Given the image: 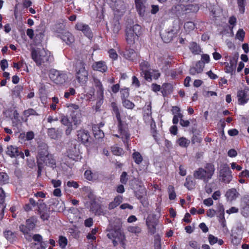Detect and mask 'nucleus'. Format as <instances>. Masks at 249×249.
Listing matches in <instances>:
<instances>
[{
	"label": "nucleus",
	"instance_id": "nucleus-1",
	"mask_svg": "<svg viewBox=\"0 0 249 249\" xmlns=\"http://www.w3.org/2000/svg\"><path fill=\"white\" fill-rule=\"evenodd\" d=\"M106 231L107 237L110 239H117L122 246L124 248L125 236L122 230V223L119 219L109 222Z\"/></svg>",
	"mask_w": 249,
	"mask_h": 249
},
{
	"label": "nucleus",
	"instance_id": "nucleus-2",
	"mask_svg": "<svg viewBox=\"0 0 249 249\" xmlns=\"http://www.w3.org/2000/svg\"><path fill=\"white\" fill-rule=\"evenodd\" d=\"M50 52L44 49L32 48L31 50L32 58L38 67L47 66L51 63L52 59Z\"/></svg>",
	"mask_w": 249,
	"mask_h": 249
},
{
	"label": "nucleus",
	"instance_id": "nucleus-3",
	"mask_svg": "<svg viewBox=\"0 0 249 249\" xmlns=\"http://www.w3.org/2000/svg\"><path fill=\"white\" fill-rule=\"evenodd\" d=\"M214 166L212 163H207L204 168H199L194 172L193 176L196 179H201L207 183L214 174Z\"/></svg>",
	"mask_w": 249,
	"mask_h": 249
},
{
	"label": "nucleus",
	"instance_id": "nucleus-4",
	"mask_svg": "<svg viewBox=\"0 0 249 249\" xmlns=\"http://www.w3.org/2000/svg\"><path fill=\"white\" fill-rule=\"evenodd\" d=\"M111 107L118 122L119 130L120 131L121 134L123 135L122 138L124 139L123 141L125 142L130 137V134L128 132L127 124L121 120L119 109L116 104L115 103H112Z\"/></svg>",
	"mask_w": 249,
	"mask_h": 249
},
{
	"label": "nucleus",
	"instance_id": "nucleus-5",
	"mask_svg": "<svg viewBox=\"0 0 249 249\" xmlns=\"http://www.w3.org/2000/svg\"><path fill=\"white\" fill-rule=\"evenodd\" d=\"M141 33L142 28L140 25L136 24L133 26H127L125 29V36L127 43L134 44L135 38L138 37Z\"/></svg>",
	"mask_w": 249,
	"mask_h": 249
},
{
	"label": "nucleus",
	"instance_id": "nucleus-6",
	"mask_svg": "<svg viewBox=\"0 0 249 249\" xmlns=\"http://www.w3.org/2000/svg\"><path fill=\"white\" fill-rule=\"evenodd\" d=\"M49 77L56 84L62 85L67 79L66 73L55 69H51L49 71Z\"/></svg>",
	"mask_w": 249,
	"mask_h": 249
},
{
	"label": "nucleus",
	"instance_id": "nucleus-7",
	"mask_svg": "<svg viewBox=\"0 0 249 249\" xmlns=\"http://www.w3.org/2000/svg\"><path fill=\"white\" fill-rule=\"evenodd\" d=\"M231 174V172L227 164H223L221 165L219 176L221 178L223 182L229 183L232 178Z\"/></svg>",
	"mask_w": 249,
	"mask_h": 249
},
{
	"label": "nucleus",
	"instance_id": "nucleus-8",
	"mask_svg": "<svg viewBox=\"0 0 249 249\" xmlns=\"http://www.w3.org/2000/svg\"><path fill=\"white\" fill-rule=\"evenodd\" d=\"M37 164L42 165L44 166V164L46 165L52 167L53 169L56 167L55 160L53 158L51 154H48V156H43V157H36Z\"/></svg>",
	"mask_w": 249,
	"mask_h": 249
},
{
	"label": "nucleus",
	"instance_id": "nucleus-9",
	"mask_svg": "<svg viewBox=\"0 0 249 249\" xmlns=\"http://www.w3.org/2000/svg\"><path fill=\"white\" fill-rule=\"evenodd\" d=\"M158 222L159 220L156 214H150L148 215L146 220V224L151 234L156 233V227L158 225Z\"/></svg>",
	"mask_w": 249,
	"mask_h": 249
},
{
	"label": "nucleus",
	"instance_id": "nucleus-10",
	"mask_svg": "<svg viewBox=\"0 0 249 249\" xmlns=\"http://www.w3.org/2000/svg\"><path fill=\"white\" fill-rule=\"evenodd\" d=\"M238 101L239 105H243L249 100V89L245 88L244 89L239 90L237 93Z\"/></svg>",
	"mask_w": 249,
	"mask_h": 249
},
{
	"label": "nucleus",
	"instance_id": "nucleus-11",
	"mask_svg": "<svg viewBox=\"0 0 249 249\" xmlns=\"http://www.w3.org/2000/svg\"><path fill=\"white\" fill-rule=\"evenodd\" d=\"M238 58L236 56L230 58V63L225 62V71L226 73H230L231 75L235 73Z\"/></svg>",
	"mask_w": 249,
	"mask_h": 249
},
{
	"label": "nucleus",
	"instance_id": "nucleus-12",
	"mask_svg": "<svg viewBox=\"0 0 249 249\" xmlns=\"http://www.w3.org/2000/svg\"><path fill=\"white\" fill-rule=\"evenodd\" d=\"M77 136L79 141L84 144L89 143L90 136L89 132L84 129L77 131Z\"/></svg>",
	"mask_w": 249,
	"mask_h": 249
},
{
	"label": "nucleus",
	"instance_id": "nucleus-13",
	"mask_svg": "<svg viewBox=\"0 0 249 249\" xmlns=\"http://www.w3.org/2000/svg\"><path fill=\"white\" fill-rule=\"evenodd\" d=\"M75 29L82 31L83 34L89 38L92 37L91 31L88 25L82 22H78L75 25Z\"/></svg>",
	"mask_w": 249,
	"mask_h": 249
},
{
	"label": "nucleus",
	"instance_id": "nucleus-14",
	"mask_svg": "<svg viewBox=\"0 0 249 249\" xmlns=\"http://www.w3.org/2000/svg\"><path fill=\"white\" fill-rule=\"evenodd\" d=\"M176 34L174 29H170L163 31L160 36L163 41L165 43H169L172 40L175 35Z\"/></svg>",
	"mask_w": 249,
	"mask_h": 249
},
{
	"label": "nucleus",
	"instance_id": "nucleus-15",
	"mask_svg": "<svg viewBox=\"0 0 249 249\" xmlns=\"http://www.w3.org/2000/svg\"><path fill=\"white\" fill-rule=\"evenodd\" d=\"M47 134L51 139L58 140L61 137L63 133L61 130L52 127L48 129Z\"/></svg>",
	"mask_w": 249,
	"mask_h": 249
},
{
	"label": "nucleus",
	"instance_id": "nucleus-16",
	"mask_svg": "<svg viewBox=\"0 0 249 249\" xmlns=\"http://www.w3.org/2000/svg\"><path fill=\"white\" fill-rule=\"evenodd\" d=\"M59 37L68 45L70 46L74 41L73 36L69 31H66L62 34Z\"/></svg>",
	"mask_w": 249,
	"mask_h": 249
},
{
	"label": "nucleus",
	"instance_id": "nucleus-17",
	"mask_svg": "<svg viewBox=\"0 0 249 249\" xmlns=\"http://www.w3.org/2000/svg\"><path fill=\"white\" fill-rule=\"evenodd\" d=\"M136 7L140 16H144L145 12V6L142 0H135Z\"/></svg>",
	"mask_w": 249,
	"mask_h": 249
},
{
	"label": "nucleus",
	"instance_id": "nucleus-18",
	"mask_svg": "<svg viewBox=\"0 0 249 249\" xmlns=\"http://www.w3.org/2000/svg\"><path fill=\"white\" fill-rule=\"evenodd\" d=\"M76 77L79 83H84L87 81L88 79V71H76Z\"/></svg>",
	"mask_w": 249,
	"mask_h": 249
},
{
	"label": "nucleus",
	"instance_id": "nucleus-19",
	"mask_svg": "<svg viewBox=\"0 0 249 249\" xmlns=\"http://www.w3.org/2000/svg\"><path fill=\"white\" fill-rule=\"evenodd\" d=\"M53 29L54 31L57 34V36L58 37L67 31L65 30V25L62 23H57L55 24L53 27Z\"/></svg>",
	"mask_w": 249,
	"mask_h": 249
},
{
	"label": "nucleus",
	"instance_id": "nucleus-20",
	"mask_svg": "<svg viewBox=\"0 0 249 249\" xmlns=\"http://www.w3.org/2000/svg\"><path fill=\"white\" fill-rule=\"evenodd\" d=\"M239 194L235 189L232 188L228 190L226 193L225 196L228 200L231 201L235 199L238 196Z\"/></svg>",
	"mask_w": 249,
	"mask_h": 249
},
{
	"label": "nucleus",
	"instance_id": "nucleus-21",
	"mask_svg": "<svg viewBox=\"0 0 249 249\" xmlns=\"http://www.w3.org/2000/svg\"><path fill=\"white\" fill-rule=\"evenodd\" d=\"M182 9L186 14L196 13L198 11L199 7L197 4H188L186 6H183Z\"/></svg>",
	"mask_w": 249,
	"mask_h": 249
},
{
	"label": "nucleus",
	"instance_id": "nucleus-22",
	"mask_svg": "<svg viewBox=\"0 0 249 249\" xmlns=\"http://www.w3.org/2000/svg\"><path fill=\"white\" fill-rule=\"evenodd\" d=\"M19 151L17 147L13 145L7 146L6 154L11 158L18 156Z\"/></svg>",
	"mask_w": 249,
	"mask_h": 249
},
{
	"label": "nucleus",
	"instance_id": "nucleus-23",
	"mask_svg": "<svg viewBox=\"0 0 249 249\" xmlns=\"http://www.w3.org/2000/svg\"><path fill=\"white\" fill-rule=\"evenodd\" d=\"M196 182L194 180L191 176H188L186 178V181L184 183V186L189 190H191L195 188Z\"/></svg>",
	"mask_w": 249,
	"mask_h": 249
},
{
	"label": "nucleus",
	"instance_id": "nucleus-24",
	"mask_svg": "<svg viewBox=\"0 0 249 249\" xmlns=\"http://www.w3.org/2000/svg\"><path fill=\"white\" fill-rule=\"evenodd\" d=\"M123 200V197L121 196H116L113 201L111 202L108 205V209L109 210H112L119 206L120 203L122 202Z\"/></svg>",
	"mask_w": 249,
	"mask_h": 249
},
{
	"label": "nucleus",
	"instance_id": "nucleus-25",
	"mask_svg": "<svg viewBox=\"0 0 249 249\" xmlns=\"http://www.w3.org/2000/svg\"><path fill=\"white\" fill-rule=\"evenodd\" d=\"M81 113L79 110H72L71 116L74 125H77L80 123Z\"/></svg>",
	"mask_w": 249,
	"mask_h": 249
},
{
	"label": "nucleus",
	"instance_id": "nucleus-26",
	"mask_svg": "<svg viewBox=\"0 0 249 249\" xmlns=\"http://www.w3.org/2000/svg\"><path fill=\"white\" fill-rule=\"evenodd\" d=\"M94 70L101 71L102 72H105L107 70V67L105 63L103 61H99L95 63L93 65Z\"/></svg>",
	"mask_w": 249,
	"mask_h": 249
},
{
	"label": "nucleus",
	"instance_id": "nucleus-27",
	"mask_svg": "<svg viewBox=\"0 0 249 249\" xmlns=\"http://www.w3.org/2000/svg\"><path fill=\"white\" fill-rule=\"evenodd\" d=\"M161 92L163 96H165L172 92V85L169 83H164L162 86Z\"/></svg>",
	"mask_w": 249,
	"mask_h": 249
},
{
	"label": "nucleus",
	"instance_id": "nucleus-28",
	"mask_svg": "<svg viewBox=\"0 0 249 249\" xmlns=\"http://www.w3.org/2000/svg\"><path fill=\"white\" fill-rule=\"evenodd\" d=\"M189 48L192 53L195 54H199L201 52L200 46L195 42L190 43Z\"/></svg>",
	"mask_w": 249,
	"mask_h": 249
},
{
	"label": "nucleus",
	"instance_id": "nucleus-29",
	"mask_svg": "<svg viewBox=\"0 0 249 249\" xmlns=\"http://www.w3.org/2000/svg\"><path fill=\"white\" fill-rule=\"evenodd\" d=\"M93 132L96 139L102 138L104 136V133L98 126H95L92 127Z\"/></svg>",
	"mask_w": 249,
	"mask_h": 249
},
{
	"label": "nucleus",
	"instance_id": "nucleus-30",
	"mask_svg": "<svg viewBox=\"0 0 249 249\" xmlns=\"http://www.w3.org/2000/svg\"><path fill=\"white\" fill-rule=\"evenodd\" d=\"M5 237L10 242H13L16 240V234L11 231H7L4 232Z\"/></svg>",
	"mask_w": 249,
	"mask_h": 249
},
{
	"label": "nucleus",
	"instance_id": "nucleus-31",
	"mask_svg": "<svg viewBox=\"0 0 249 249\" xmlns=\"http://www.w3.org/2000/svg\"><path fill=\"white\" fill-rule=\"evenodd\" d=\"M75 70L76 71L81 72L87 71L85 69V64L83 61L79 60L75 64Z\"/></svg>",
	"mask_w": 249,
	"mask_h": 249
},
{
	"label": "nucleus",
	"instance_id": "nucleus-32",
	"mask_svg": "<svg viewBox=\"0 0 249 249\" xmlns=\"http://www.w3.org/2000/svg\"><path fill=\"white\" fill-rule=\"evenodd\" d=\"M124 55L127 59L133 60L136 56V53L134 49H129L126 51Z\"/></svg>",
	"mask_w": 249,
	"mask_h": 249
},
{
	"label": "nucleus",
	"instance_id": "nucleus-33",
	"mask_svg": "<svg viewBox=\"0 0 249 249\" xmlns=\"http://www.w3.org/2000/svg\"><path fill=\"white\" fill-rule=\"evenodd\" d=\"M177 142L179 146L187 147L190 143V141L185 137H181L178 140Z\"/></svg>",
	"mask_w": 249,
	"mask_h": 249
},
{
	"label": "nucleus",
	"instance_id": "nucleus-34",
	"mask_svg": "<svg viewBox=\"0 0 249 249\" xmlns=\"http://www.w3.org/2000/svg\"><path fill=\"white\" fill-rule=\"evenodd\" d=\"M5 198V194L3 190L1 187H0V204L2 205L1 211L2 213L4 212L5 205H4Z\"/></svg>",
	"mask_w": 249,
	"mask_h": 249
},
{
	"label": "nucleus",
	"instance_id": "nucleus-35",
	"mask_svg": "<svg viewBox=\"0 0 249 249\" xmlns=\"http://www.w3.org/2000/svg\"><path fill=\"white\" fill-rule=\"evenodd\" d=\"M146 195L145 189L142 188L135 192V196L138 199H142Z\"/></svg>",
	"mask_w": 249,
	"mask_h": 249
},
{
	"label": "nucleus",
	"instance_id": "nucleus-36",
	"mask_svg": "<svg viewBox=\"0 0 249 249\" xmlns=\"http://www.w3.org/2000/svg\"><path fill=\"white\" fill-rule=\"evenodd\" d=\"M133 158L136 163L139 164L141 163L142 160V156L141 154L138 152H135L133 154Z\"/></svg>",
	"mask_w": 249,
	"mask_h": 249
},
{
	"label": "nucleus",
	"instance_id": "nucleus-37",
	"mask_svg": "<svg viewBox=\"0 0 249 249\" xmlns=\"http://www.w3.org/2000/svg\"><path fill=\"white\" fill-rule=\"evenodd\" d=\"M58 243H59V246L62 249H65L66 245H67V243H68L67 239L66 238V237H65L64 236H60L59 237Z\"/></svg>",
	"mask_w": 249,
	"mask_h": 249
},
{
	"label": "nucleus",
	"instance_id": "nucleus-38",
	"mask_svg": "<svg viewBox=\"0 0 249 249\" xmlns=\"http://www.w3.org/2000/svg\"><path fill=\"white\" fill-rule=\"evenodd\" d=\"M237 1L240 12L244 13L245 12V7L246 4V0H237Z\"/></svg>",
	"mask_w": 249,
	"mask_h": 249
},
{
	"label": "nucleus",
	"instance_id": "nucleus-39",
	"mask_svg": "<svg viewBox=\"0 0 249 249\" xmlns=\"http://www.w3.org/2000/svg\"><path fill=\"white\" fill-rule=\"evenodd\" d=\"M123 106L128 109H132L134 108L135 105L133 103L130 102L129 100L126 99H124L122 100Z\"/></svg>",
	"mask_w": 249,
	"mask_h": 249
},
{
	"label": "nucleus",
	"instance_id": "nucleus-40",
	"mask_svg": "<svg viewBox=\"0 0 249 249\" xmlns=\"http://www.w3.org/2000/svg\"><path fill=\"white\" fill-rule=\"evenodd\" d=\"M168 192L169 193V198L170 200H174L176 198V195L174 191V187L173 186L169 185L168 188Z\"/></svg>",
	"mask_w": 249,
	"mask_h": 249
},
{
	"label": "nucleus",
	"instance_id": "nucleus-41",
	"mask_svg": "<svg viewBox=\"0 0 249 249\" xmlns=\"http://www.w3.org/2000/svg\"><path fill=\"white\" fill-rule=\"evenodd\" d=\"M140 67L142 71H146L149 70L150 65L148 62L142 61L140 63Z\"/></svg>",
	"mask_w": 249,
	"mask_h": 249
},
{
	"label": "nucleus",
	"instance_id": "nucleus-42",
	"mask_svg": "<svg viewBox=\"0 0 249 249\" xmlns=\"http://www.w3.org/2000/svg\"><path fill=\"white\" fill-rule=\"evenodd\" d=\"M9 180L8 175L4 172L0 173V182L5 184L8 182Z\"/></svg>",
	"mask_w": 249,
	"mask_h": 249
},
{
	"label": "nucleus",
	"instance_id": "nucleus-43",
	"mask_svg": "<svg viewBox=\"0 0 249 249\" xmlns=\"http://www.w3.org/2000/svg\"><path fill=\"white\" fill-rule=\"evenodd\" d=\"M128 231L133 233L138 234L141 231V228L139 226H130L128 228Z\"/></svg>",
	"mask_w": 249,
	"mask_h": 249
},
{
	"label": "nucleus",
	"instance_id": "nucleus-44",
	"mask_svg": "<svg viewBox=\"0 0 249 249\" xmlns=\"http://www.w3.org/2000/svg\"><path fill=\"white\" fill-rule=\"evenodd\" d=\"M101 205L97 203L95 199L92 200L90 202V211L93 213Z\"/></svg>",
	"mask_w": 249,
	"mask_h": 249
},
{
	"label": "nucleus",
	"instance_id": "nucleus-45",
	"mask_svg": "<svg viewBox=\"0 0 249 249\" xmlns=\"http://www.w3.org/2000/svg\"><path fill=\"white\" fill-rule=\"evenodd\" d=\"M120 92L121 94V97L122 100L126 99L129 97V92L128 89H121Z\"/></svg>",
	"mask_w": 249,
	"mask_h": 249
},
{
	"label": "nucleus",
	"instance_id": "nucleus-46",
	"mask_svg": "<svg viewBox=\"0 0 249 249\" xmlns=\"http://www.w3.org/2000/svg\"><path fill=\"white\" fill-rule=\"evenodd\" d=\"M202 141V138L199 136V135H193L191 138V142L192 144L196 143H200Z\"/></svg>",
	"mask_w": 249,
	"mask_h": 249
},
{
	"label": "nucleus",
	"instance_id": "nucleus-47",
	"mask_svg": "<svg viewBox=\"0 0 249 249\" xmlns=\"http://www.w3.org/2000/svg\"><path fill=\"white\" fill-rule=\"evenodd\" d=\"M204 67V63L201 61H198L196 63L195 68L197 70L198 72L201 73Z\"/></svg>",
	"mask_w": 249,
	"mask_h": 249
},
{
	"label": "nucleus",
	"instance_id": "nucleus-48",
	"mask_svg": "<svg viewBox=\"0 0 249 249\" xmlns=\"http://www.w3.org/2000/svg\"><path fill=\"white\" fill-rule=\"evenodd\" d=\"M26 225L29 228L28 229H30L31 231L34 228L35 226V223L33 218H29L26 221Z\"/></svg>",
	"mask_w": 249,
	"mask_h": 249
},
{
	"label": "nucleus",
	"instance_id": "nucleus-49",
	"mask_svg": "<svg viewBox=\"0 0 249 249\" xmlns=\"http://www.w3.org/2000/svg\"><path fill=\"white\" fill-rule=\"evenodd\" d=\"M22 90L23 87L21 85H18L14 88L13 92L16 96H18Z\"/></svg>",
	"mask_w": 249,
	"mask_h": 249
},
{
	"label": "nucleus",
	"instance_id": "nucleus-50",
	"mask_svg": "<svg viewBox=\"0 0 249 249\" xmlns=\"http://www.w3.org/2000/svg\"><path fill=\"white\" fill-rule=\"evenodd\" d=\"M245 33L244 31V30L242 29H240L238 31L236 35V38H238L239 40L243 41L245 37Z\"/></svg>",
	"mask_w": 249,
	"mask_h": 249
},
{
	"label": "nucleus",
	"instance_id": "nucleus-51",
	"mask_svg": "<svg viewBox=\"0 0 249 249\" xmlns=\"http://www.w3.org/2000/svg\"><path fill=\"white\" fill-rule=\"evenodd\" d=\"M241 214L245 217H249V205H246L241 210Z\"/></svg>",
	"mask_w": 249,
	"mask_h": 249
},
{
	"label": "nucleus",
	"instance_id": "nucleus-52",
	"mask_svg": "<svg viewBox=\"0 0 249 249\" xmlns=\"http://www.w3.org/2000/svg\"><path fill=\"white\" fill-rule=\"evenodd\" d=\"M127 174L126 172H123L120 177V182L124 184H126L127 181Z\"/></svg>",
	"mask_w": 249,
	"mask_h": 249
},
{
	"label": "nucleus",
	"instance_id": "nucleus-53",
	"mask_svg": "<svg viewBox=\"0 0 249 249\" xmlns=\"http://www.w3.org/2000/svg\"><path fill=\"white\" fill-rule=\"evenodd\" d=\"M123 149L117 146L112 147V152L115 155H120L123 152Z\"/></svg>",
	"mask_w": 249,
	"mask_h": 249
},
{
	"label": "nucleus",
	"instance_id": "nucleus-54",
	"mask_svg": "<svg viewBox=\"0 0 249 249\" xmlns=\"http://www.w3.org/2000/svg\"><path fill=\"white\" fill-rule=\"evenodd\" d=\"M184 28L188 29L189 30H193L195 28V25L192 21H188L184 24Z\"/></svg>",
	"mask_w": 249,
	"mask_h": 249
},
{
	"label": "nucleus",
	"instance_id": "nucleus-55",
	"mask_svg": "<svg viewBox=\"0 0 249 249\" xmlns=\"http://www.w3.org/2000/svg\"><path fill=\"white\" fill-rule=\"evenodd\" d=\"M24 114L27 116L30 115H38V113L33 108H30L25 110Z\"/></svg>",
	"mask_w": 249,
	"mask_h": 249
},
{
	"label": "nucleus",
	"instance_id": "nucleus-56",
	"mask_svg": "<svg viewBox=\"0 0 249 249\" xmlns=\"http://www.w3.org/2000/svg\"><path fill=\"white\" fill-rule=\"evenodd\" d=\"M231 242L234 245H238L240 243L241 238L237 237L236 235L233 234L231 235Z\"/></svg>",
	"mask_w": 249,
	"mask_h": 249
},
{
	"label": "nucleus",
	"instance_id": "nucleus-57",
	"mask_svg": "<svg viewBox=\"0 0 249 249\" xmlns=\"http://www.w3.org/2000/svg\"><path fill=\"white\" fill-rule=\"evenodd\" d=\"M48 148L49 147L46 143L44 142H40L38 143L37 151L43 150H48Z\"/></svg>",
	"mask_w": 249,
	"mask_h": 249
},
{
	"label": "nucleus",
	"instance_id": "nucleus-58",
	"mask_svg": "<svg viewBox=\"0 0 249 249\" xmlns=\"http://www.w3.org/2000/svg\"><path fill=\"white\" fill-rule=\"evenodd\" d=\"M38 213H42L45 211H47L46 205L45 203H38Z\"/></svg>",
	"mask_w": 249,
	"mask_h": 249
},
{
	"label": "nucleus",
	"instance_id": "nucleus-59",
	"mask_svg": "<svg viewBox=\"0 0 249 249\" xmlns=\"http://www.w3.org/2000/svg\"><path fill=\"white\" fill-rule=\"evenodd\" d=\"M28 228H29L26 225H20L19 226L20 231L24 234H27L31 231L30 229H28Z\"/></svg>",
	"mask_w": 249,
	"mask_h": 249
},
{
	"label": "nucleus",
	"instance_id": "nucleus-60",
	"mask_svg": "<svg viewBox=\"0 0 249 249\" xmlns=\"http://www.w3.org/2000/svg\"><path fill=\"white\" fill-rule=\"evenodd\" d=\"M85 178L89 180H93V173L89 170H86L84 173Z\"/></svg>",
	"mask_w": 249,
	"mask_h": 249
},
{
	"label": "nucleus",
	"instance_id": "nucleus-61",
	"mask_svg": "<svg viewBox=\"0 0 249 249\" xmlns=\"http://www.w3.org/2000/svg\"><path fill=\"white\" fill-rule=\"evenodd\" d=\"M75 93V90L73 88H70L65 93L64 97L68 98L70 95H73Z\"/></svg>",
	"mask_w": 249,
	"mask_h": 249
},
{
	"label": "nucleus",
	"instance_id": "nucleus-62",
	"mask_svg": "<svg viewBox=\"0 0 249 249\" xmlns=\"http://www.w3.org/2000/svg\"><path fill=\"white\" fill-rule=\"evenodd\" d=\"M93 82H94V86L97 89L103 87L102 84L101 82L100 81V80L99 79H98V78H97L96 77H93Z\"/></svg>",
	"mask_w": 249,
	"mask_h": 249
},
{
	"label": "nucleus",
	"instance_id": "nucleus-63",
	"mask_svg": "<svg viewBox=\"0 0 249 249\" xmlns=\"http://www.w3.org/2000/svg\"><path fill=\"white\" fill-rule=\"evenodd\" d=\"M142 74L144 75V77L145 80L148 81H150L152 80L151 75L150 72L148 71H142Z\"/></svg>",
	"mask_w": 249,
	"mask_h": 249
},
{
	"label": "nucleus",
	"instance_id": "nucleus-64",
	"mask_svg": "<svg viewBox=\"0 0 249 249\" xmlns=\"http://www.w3.org/2000/svg\"><path fill=\"white\" fill-rule=\"evenodd\" d=\"M1 70L4 71L8 67V63L6 59H2L0 63Z\"/></svg>",
	"mask_w": 249,
	"mask_h": 249
}]
</instances>
